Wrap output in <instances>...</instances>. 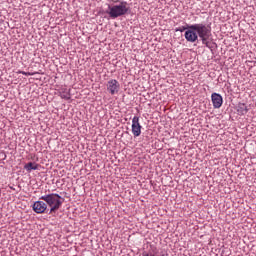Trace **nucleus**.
Returning a JSON list of instances; mask_svg holds the SVG:
<instances>
[{"instance_id":"16","label":"nucleus","mask_w":256,"mask_h":256,"mask_svg":"<svg viewBox=\"0 0 256 256\" xmlns=\"http://www.w3.org/2000/svg\"><path fill=\"white\" fill-rule=\"evenodd\" d=\"M18 73H20L21 75H26L27 77L35 75V73L25 71H19Z\"/></svg>"},{"instance_id":"11","label":"nucleus","mask_w":256,"mask_h":256,"mask_svg":"<svg viewBox=\"0 0 256 256\" xmlns=\"http://www.w3.org/2000/svg\"><path fill=\"white\" fill-rule=\"evenodd\" d=\"M237 111L239 115H247V113L249 112V108H247V105L245 103H240L238 104Z\"/></svg>"},{"instance_id":"5","label":"nucleus","mask_w":256,"mask_h":256,"mask_svg":"<svg viewBox=\"0 0 256 256\" xmlns=\"http://www.w3.org/2000/svg\"><path fill=\"white\" fill-rule=\"evenodd\" d=\"M106 87L110 95H117V93H119V90L121 89V85L119 84V81L115 79L109 80L106 84Z\"/></svg>"},{"instance_id":"1","label":"nucleus","mask_w":256,"mask_h":256,"mask_svg":"<svg viewBox=\"0 0 256 256\" xmlns=\"http://www.w3.org/2000/svg\"><path fill=\"white\" fill-rule=\"evenodd\" d=\"M40 199L45 201L46 205L50 207L49 215H51V213H55V211H59V209H61V205L65 202V198L61 197V195L57 193L43 195Z\"/></svg>"},{"instance_id":"4","label":"nucleus","mask_w":256,"mask_h":256,"mask_svg":"<svg viewBox=\"0 0 256 256\" xmlns=\"http://www.w3.org/2000/svg\"><path fill=\"white\" fill-rule=\"evenodd\" d=\"M194 28H195V24H192L188 26V29L185 31L184 37L186 41H188L189 43H195V41L199 39L197 30H195Z\"/></svg>"},{"instance_id":"9","label":"nucleus","mask_w":256,"mask_h":256,"mask_svg":"<svg viewBox=\"0 0 256 256\" xmlns=\"http://www.w3.org/2000/svg\"><path fill=\"white\" fill-rule=\"evenodd\" d=\"M59 97L64 99L65 101H69L71 99V89H67L66 87H62L59 90Z\"/></svg>"},{"instance_id":"3","label":"nucleus","mask_w":256,"mask_h":256,"mask_svg":"<svg viewBox=\"0 0 256 256\" xmlns=\"http://www.w3.org/2000/svg\"><path fill=\"white\" fill-rule=\"evenodd\" d=\"M194 29L200 39L211 37V26L209 25H205L203 23L194 24Z\"/></svg>"},{"instance_id":"2","label":"nucleus","mask_w":256,"mask_h":256,"mask_svg":"<svg viewBox=\"0 0 256 256\" xmlns=\"http://www.w3.org/2000/svg\"><path fill=\"white\" fill-rule=\"evenodd\" d=\"M106 13L111 19H117V17H123V15L131 13V7L127 1H122L116 5H108V10Z\"/></svg>"},{"instance_id":"8","label":"nucleus","mask_w":256,"mask_h":256,"mask_svg":"<svg viewBox=\"0 0 256 256\" xmlns=\"http://www.w3.org/2000/svg\"><path fill=\"white\" fill-rule=\"evenodd\" d=\"M33 211L38 214L45 213V211H47V203L43 201L34 202Z\"/></svg>"},{"instance_id":"15","label":"nucleus","mask_w":256,"mask_h":256,"mask_svg":"<svg viewBox=\"0 0 256 256\" xmlns=\"http://www.w3.org/2000/svg\"><path fill=\"white\" fill-rule=\"evenodd\" d=\"M189 26H190V25L182 26V27L176 28L175 31H176V32L183 33V31H187V30L189 29Z\"/></svg>"},{"instance_id":"13","label":"nucleus","mask_w":256,"mask_h":256,"mask_svg":"<svg viewBox=\"0 0 256 256\" xmlns=\"http://www.w3.org/2000/svg\"><path fill=\"white\" fill-rule=\"evenodd\" d=\"M132 127H138L143 129V126L139 123V116H134L132 119Z\"/></svg>"},{"instance_id":"14","label":"nucleus","mask_w":256,"mask_h":256,"mask_svg":"<svg viewBox=\"0 0 256 256\" xmlns=\"http://www.w3.org/2000/svg\"><path fill=\"white\" fill-rule=\"evenodd\" d=\"M132 133L134 137H139L141 135V128L132 126Z\"/></svg>"},{"instance_id":"10","label":"nucleus","mask_w":256,"mask_h":256,"mask_svg":"<svg viewBox=\"0 0 256 256\" xmlns=\"http://www.w3.org/2000/svg\"><path fill=\"white\" fill-rule=\"evenodd\" d=\"M24 169L28 173H31L32 171H37V169H39V164H37L35 162H29L24 165Z\"/></svg>"},{"instance_id":"7","label":"nucleus","mask_w":256,"mask_h":256,"mask_svg":"<svg viewBox=\"0 0 256 256\" xmlns=\"http://www.w3.org/2000/svg\"><path fill=\"white\" fill-rule=\"evenodd\" d=\"M211 99H212V105L214 109H221L223 105V96H221V94L219 93L214 92L211 95Z\"/></svg>"},{"instance_id":"12","label":"nucleus","mask_w":256,"mask_h":256,"mask_svg":"<svg viewBox=\"0 0 256 256\" xmlns=\"http://www.w3.org/2000/svg\"><path fill=\"white\" fill-rule=\"evenodd\" d=\"M208 39H209V38H202V39H201L202 44L205 45V47H207L208 49L213 50V47H214L215 43L209 42Z\"/></svg>"},{"instance_id":"6","label":"nucleus","mask_w":256,"mask_h":256,"mask_svg":"<svg viewBox=\"0 0 256 256\" xmlns=\"http://www.w3.org/2000/svg\"><path fill=\"white\" fill-rule=\"evenodd\" d=\"M143 256H169V253L165 250H161L154 245L150 246V250L148 253H145Z\"/></svg>"}]
</instances>
